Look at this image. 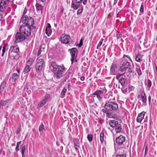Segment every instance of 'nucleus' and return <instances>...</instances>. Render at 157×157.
Wrapping results in <instances>:
<instances>
[{"instance_id": "nucleus-1", "label": "nucleus", "mask_w": 157, "mask_h": 157, "mask_svg": "<svg viewBox=\"0 0 157 157\" xmlns=\"http://www.w3.org/2000/svg\"><path fill=\"white\" fill-rule=\"evenodd\" d=\"M50 68L53 72L54 76L57 79H59L64 75L65 78L63 82H65L69 78V73L65 74V68L63 65H57L55 62L51 63Z\"/></svg>"}, {"instance_id": "nucleus-2", "label": "nucleus", "mask_w": 157, "mask_h": 157, "mask_svg": "<svg viewBox=\"0 0 157 157\" xmlns=\"http://www.w3.org/2000/svg\"><path fill=\"white\" fill-rule=\"evenodd\" d=\"M21 21L25 25L27 26L31 29H33L34 21L33 18L25 16L22 19Z\"/></svg>"}, {"instance_id": "nucleus-3", "label": "nucleus", "mask_w": 157, "mask_h": 157, "mask_svg": "<svg viewBox=\"0 0 157 157\" xmlns=\"http://www.w3.org/2000/svg\"><path fill=\"white\" fill-rule=\"evenodd\" d=\"M105 108L108 112L116 110L118 108V106L116 103L109 101L105 104Z\"/></svg>"}, {"instance_id": "nucleus-4", "label": "nucleus", "mask_w": 157, "mask_h": 157, "mask_svg": "<svg viewBox=\"0 0 157 157\" xmlns=\"http://www.w3.org/2000/svg\"><path fill=\"white\" fill-rule=\"evenodd\" d=\"M44 66V59L40 58V57H37L35 66L36 71L38 72L41 71Z\"/></svg>"}, {"instance_id": "nucleus-5", "label": "nucleus", "mask_w": 157, "mask_h": 157, "mask_svg": "<svg viewBox=\"0 0 157 157\" xmlns=\"http://www.w3.org/2000/svg\"><path fill=\"white\" fill-rule=\"evenodd\" d=\"M32 29L29 28L27 26L23 25L20 28L19 31L21 33L25 36L26 37L31 35V31Z\"/></svg>"}, {"instance_id": "nucleus-6", "label": "nucleus", "mask_w": 157, "mask_h": 157, "mask_svg": "<svg viewBox=\"0 0 157 157\" xmlns=\"http://www.w3.org/2000/svg\"><path fill=\"white\" fill-rule=\"evenodd\" d=\"M107 90L104 87L101 90H98L93 93L94 95L96 96L97 98L99 101H101L103 99V94H106Z\"/></svg>"}, {"instance_id": "nucleus-7", "label": "nucleus", "mask_w": 157, "mask_h": 157, "mask_svg": "<svg viewBox=\"0 0 157 157\" xmlns=\"http://www.w3.org/2000/svg\"><path fill=\"white\" fill-rule=\"evenodd\" d=\"M35 59L34 57H32L29 59V60L26 62L25 66L23 70V72L24 74H28L31 69L30 66L32 65Z\"/></svg>"}, {"instance_id": "nucleus-8", "label": "nucleus", "mask_w": 157, "mask_h": 157, "mask_svg": "<svg viewBox=\"0 0 157 157\" xmlns=\"http://www.w3.org/2000/svg\"><path fill=\"white\" fill-rule=\"evenodd\" d=\"M15 39L14 40L15 43H18L24 40L26 37L24 35H22L20 32H17L15 36Z\"/></svg>"}, {"instance_id": "nucleus-9", "label": "nucleus", "mask_w": 157, "mask_h": 157, "mask_svg": "<svg viewBox=\"0 0 157 157\" xmlns=\"http://www.w3.org/2000/svg\"><path fill=\"white\" fill-rule=\"evenodd\" d=\"M69 51H70V53L71 56V61L72 63L73 61L75 60L77 56L78 53V50L76 48H73L71 49H69Z\"/></svg>"}, {"instance_id": "nucleus-10", "label": "nucleus", "mask_w": 157, "mask_h": 157, "mask_svg": "<svg viewBox=\"0 0 157 157\" xmlns=\"http://www.w3.org/2000/svg\"><path fill=\"white\" fill-rule=\"evenodd\" d=\"M14 0H2L0 4V11L3 12L5 10V8L7 2H11Z\"/></svg>"}, {"instance_id": "nucleus-11", "label": "nucleus", "mask_w": 157, "mask_h": 157, "mask_svg": "<svg viewBox=\"0 0 157 157\" xmlns=\"http://www.w3.org/2000/svg\"><path fill=\"white\" fill-rule=\"evenodd\" d=\"M70 36L65 34H62L61 36V42L64 44H67L70 41Z\"/></svg>"}, {"instance_id": "nucleus-12", "label": "nucleus", "mask_w": 157, "mask_h": 157, "mask_svg": "<svg viewBox=\"0 0 157 157\" xmlns=\"http://www.w3.org/2000/svg\"><path fill=\"white\" fill-rule=\"evenodd\" d=\"M125 137L122 135L120 136L116 139V141L118 145H124V143L125 142Z\"/></svg>"}, {"instance_id": "nucleus-13", "label": "nucleus", "mask_w": 157, "mask_h": 157, "mask_svg": "<svg viewBox=\"0 0 157 157\" xmlns=\"http://www.w3.org/2000/svg\"><path fill=\"white\" fill-rule=\"evenodd\" d=\"M140 97L142 102L143 104L146 105L147 101V97L144 91H142L140 95H138V98H139Z\"/></svg>"}, {"instance_id": "nucleus-14", "label": "nucleus", "mask_w": 157, "mask_h": 157, "mask_svg": "<svg viewBox=\"0 0 157 157\" xmlns=\"http://www.w3.org/2000/svg\"><path fill=\"white\" fill-rule=\"evenodd\" d=\"M131 66L130 63L128 62H124L120 68V71L124 72L126 71V69L128 68Z\"/></svg>"}, {"instance_id": "nucleus-15", "label": "nucleus", "mask_w": 157, "mask_h": 157, "mask_svg": "<svg viewBox=\"0 0 157 157\" xmlns=\"http://www.w3.org/2000/svg\"><path fill=\"white\" fill-rule=\"evenodd\" d=\"M145 114V112L144 111L140 113L138 115L136 119V121L137 122L139 123L141 122L143 119L144 118Z\"/></svg>"}, {"instance_id": "nucleus-16", "label": "nucleus", "mask_w": 157, "mask_h": 157, "mask_svg": "<svg viewBox=\"0 0 157 157\" xmlns=\"http://www.w3.org/2000/svg\"><path fill=\"white\" fill-rule=\"evenodd\" d=\"M52 33V30L51 29V26L49 23H48L45 29V33L48 36L51 34Z\"/></svg>"}, {"instance_id": "nucleus-17", "label": "nucleus", "mask_w": 157, "mask_h": 157, "mask_svg": "<svg viewBox=\"0 0 157 157\" xmlns=\"http://www.w3.org/2000/svg\"><path fill=\"white\" fill-rule=\"evenodd\" d=\"M48 96L47 95L45 96L44 98L41 100L38 104V106L39 107H43L46 104L47 101V98Z\"/></svg>"}, {"instance_id": "nucleus-18", "label": "nucleus", "mask_w": 157, "mask_h": 157, "mask_svg": "<svg viewBox=\"0 0 157 157\" xmlns=\"http://www.w3.org/2000/svg\"><path fill=\"white\" fill-rule=\"evenodd\" d=\"M19 52V48L17 46H13L10 48L9 53L10 54L13 52L17 53Z\"/></svg>"}, {"instance_id": "nucleus-19", "label": "nucleus", "mask_w": 157, "mask_h": 157, "mask_svg": "<svg viewBox=\"0 0 157 157\" xmlns=\"http://www.w3.org/2000/svg\"><path fill=\"white\" fill-rule=\"evenodd\" d=\"M7 80H4L1 83L0 86V92L2 93L5 89L7 83Z\"/></svg>"}, {"instance_id": "nucleus-20", "label": "nucleus", "mask_w": 157, "mask_h": 157, "mask_svg": "<svg viewBox=\"0 0 157 157\" xmlns=\"http://www.w3.org/2000/svg\"><path fill=\"white\" fill-rule=\"evenodd\" d=\"M117 71V66L116 63H113L112 64L110 69V71L112 73H114Z\"/></svg>"}, {"instance_id": "nucleus-21", "label": "nucleus", "mask_w": 157, "mask_h": 157, "mask_svg": "<svg viewBox=\"0 0 157 157\" xmlns=\"http://www.w3.org/2000/svg\"><path fill=\"white\" fill-rule=\"evenodd\" d=\"M121 126V125L119 122L116 125L114 128H115V130L116 133H119L121 132L122 129Z\"/></svg>"}, {"instance_id": "nucleus-22", "label": "nucleus", "mask_w": 157, "mask_h": 157, "mask_svg": "<svg viewBox=\"0 0 157 157\" xmlns=\"http://www.w3.org/2000/svg\"><path fill=\"white\" fill-rule=\"evenodd\" d=\"M80 4H77L76 2L75 3V2H72L71 5V7L74 9L76 10L79 7H80V6H82V5H80Z\"/></svg>"}, {"instance_id": "nucleus-23", "label": "nucleus", "mask_w": 157, "mask_h": 157, "mask_svg": "<svg viewBox=\"0 0 157 157\" xmlns=\"http://www.w3.org/2000/svg\"><path fill=\"white\" fill-rule=\"evenodd\" d=\"M118 122L114 120H112L110 121H109V126L112 128H114L116 125L117 124Z\"/></svg>"}, {"instance_id": "nucleus-24", "label": "nucleus", "mask_w": 157, "mask_h": 157, "mask_svg": "<svg viewBox=\"0 0 157 157\" xmlns=\"http://www.w3.org/2000/svg\"><path fill=\"white\" fill-rule=\"evenodd\" d=\"M19 77V75L18 74L15 73H13L12 76V79L13 81L15 83L17 82Z\"/></svg>"}, {"instance_id": "nucleus-25", "label": "nucleus", "mask_w": 157, "mask_h": 157, "mask_svg": "<svg viewBox=\"0 0 157 157\" xmlns=\"http://www.w3.org/2000/svg\"><path fill=\"white\" fill-rule=\"evenodd\" d=\"M8 44H5L4 45L2 50V56H3L4 53L6 51L8 50Z\"/></svg>"}, {"instance_id": "nucleus-26", "label": "nucleus", "mask_w": 157, "mask_h": 157, "mask_svg": "<svg viewBox=\"0 0 157 157\" xmlns=\"http://www.w3.org/2000/svg\"><path fill=\"white\" fill-rule=\"evenodd\" d=\"M142 56L140 54H137L135 57V60L138 62H140L142 60Z\"/></svg>"}, {"instance_id": "nucleus-27", "label": "nucleus", "mask_w": 157, "mask_h": 157, "mask_svg": "<svg viewBox=\"0 0 157 157\" xmlns=\"http://www.w3.org/2000/svg\"><path fill=\"white\" fill-rule=\"evenodd\" d=\"M38 3L39 2H36V7L37 11H40L42 10L43 6Z\"/></svg>"}, {"instance_id": "nucleus-28", "label": "nucleus", "mask_w": 157, "mask_h": 157, "mask_svg": "<svg viewBox=\"0 0 157 157\" xmlns=\"http://www.w3.org/2000/svg\"><path fill=\"white\" fill-rule=\"evenodd\" d=\"M87 0H75L77 4H81L82 2L84 5H85Z\"/></svg>"}, {"instance_id": "nucleus-29", "label": "nucleus", "mask_w": 157, "mask_h": 157, "mask_svg": "<svg viewBox=\"0 0 157 157\" xmlns=\"http://www.w3.org/2000/svg\"><path fill=\"white\" fill-rule=\"evenodd\" d=\"M104 132H101L100 135V140L101 143L103 144L104 141Z\"/></svg>"}, {"instance_id": "nucleus-30", "label": "nucleus", "mask_w": 157, "mask_h": 157, "mask_svg": "<svg viewBox=\"0 0 157 157\" xmlns=\"http://www.w3.org/2000/svg\"><path fill=\"white\" fill-rule=\"evenodd\" d=\"M21 153L22 157H24V154L25 150V145H23L21 147Z\"/></svg>"}, {"instance_id": "nucleus-31", "label": "nucleus", "mask_w": 157, "mask_h": 157, "mask_svg": "<svg viewBox=\"0 0 157 157\" xmlns=\"http://www.w3.org/2000/svg\"><path fill=\"white\" fill-rule=\"evenodd\" d=\"M124 148H125L124 146L122 147L118 148L117 150V151L119 153H123L124 151Z\"/></svg>"}, {"instance_id": "nucleus-32", "label": "nucleus", "mask_w": 157, "mask_h": 157, "mask_svg": "<svg viewBox=\"0 0 157 157\" xmlns=\"http://www.w3.org/2000/svg\"><path fill=\"white\" fill-rule=\"evenodd\" d=\"M80 8L77 10V15H79L83 11V6L82 5L79 7Z\"/></svg>"}, {"instance_id": "nucleus-33", "label": "nucleus", "mask_w": 157, "mask_h": 157, "mask_svg": "<svg viewBox=\"0 0 157 157\" xmlns=\"http://www.w3.org/2000/svg\"><path fill=\"white\" fill-rule=\"evenodd\" d=\"M125 79L124 78L122 77L119 80V82L122 86H124L125 84Z\"/></svg>"}, {"instance_id": "nucleus-34", "label": "nucleus", "mask_w": 157, "mask_h": 157, "mask_svg": "<svg viewBox=\"0 0 157 157\" xmlns=\"http://www.w3.org/2000/svg\"><path fill=\"white\" fill-rule=\"evenodd\" d=\"M87 138L89 142H90L92 141L93 136L91 134H89L87 135Z\"/></svg>"}, {"instance_id": "nucleus-35", "label": "nucleus", "mask_w": 157, "mask_h": 157, "mask_svg": "<svg viewBox=\"0 0 157 157\" xmlns=\"http://www.w3.org/2000/svg\"><path fill=\"white\" fill-rule=\"evenodd\" d=\"M136 70L137 74L139 76L142 74V72L140 67H137L136 68Z\"/></svg>"}, {"instance_id": "nucleus-36", "label": "nucleus", "mask_w": 157, "mask_h": 157, "mask_svg": "<svg viewBox=\"0 0 157 157\" xmlns=\"http://www.w3.org/2000/svg\"><path fill=\"white\" fill-rule=\"evenodd\" d=\"M21 143V141H20L17 143L16 147L15 149V151L16 152H17V151L19 150V147Z\"/></svg>"}, {"instance_id": "nucleus-37", "label": "nucleus", "mask_w": 157, "mask_h": 157, "mask_svg": "<svg viewBox=\"0 0 157 157\" xmlns=\"http://www.w3.org/2000/svg\"><path fill=\"white\" fill-rule=\"evenodd\" d=\"M44 48H43L42 50H44ZM43 50H41V46H40V47L39 50H38V52L37 53V56L38 57H40H40L41 56H39L41 54V53L43 52Z\"/></svg>"}, {"instance_id": "nucleus-38", "label": "nucleus", "mask_w": 157, "mask_h": 157, "mask_svg": "<svg viewBox=\"0 0 157 157\" xmlns=\"http://www.w3.org/2000/svg\"><path fill=\"white\" fill-rule=\"evenodd\" d=\"M66 89L65 87L63 88L61 94V95L62 96V97H61L63 98L64 97L65 93L66 92Z\"/></svg>"}, {"instance_id": "nucleus-39", "label": "nucleus", "mask_w": 157, "mask_h": 157, "mask_svg": "<svg viewBox=\"0 0 157 157\" xmlns=\"http://www.w3.org/2000/svg\"><path fill=\"white\" fill-rule=\"evenodd\" d=\"M44 129V126L42 123L40 125L39 128V130L40 132H41Z\"/></svg>"}, {"instance_id": "nucleus-40", "label": "nucleus", "mask_w": 157, "mask_h": 157, "mask_svg": "<svg viewBox=\"0 0 157 157\" xmlns=\"http://www.w3.org/2000/svg\"><path fill=\"white\" fill-rule=\"evenodd\" d=\"M151 86V81L149 79L147 80V87L148 88V90H149Z\"/></svg>"}, {"instance_id": "nucleus-41", "label": "nucleus", "mask_w": 157, "mask_h": 157, "mask_svg": "<svg viewBox=\"0 0 157 157\" xmlns=\"http://www.w3.org/2000/svg\"><path fill=\"white\" fill-rule=\"evenodd\" d=\"M122 36V35L121 33L118 31L117 32L116 34V36L117 39H119Z\"/></svg>"}, {"instance_id": "nucleus-42", "label": "nucleus", "mask_w": 157, "mask_h": 157, "mask_svg": "<svg viewBox=\"0 0 157 157\" xmlns=\"http://www.w3.org/2000/svg\"><path fill=\"white\" fill-rule=\"evenodd\" d=\"M116 157H126V154H118L116 155Z\"/></svg>"}, {"instance_id": "nucleus-43", "label": "nucleus", "mask_w": 157, "mask_h": 157, "mask_svg": "<svg viewBox=\"0 0 157 157\" xmlns=\"http://www.w3.org/2000/svg\"><path fill=\"white\" fill-rule=\"evenodd\" d=\"M140 10V12L142 13H143L144 12V6L142 4H141Z\"/></svg>"}, {"instance_id": "nucleus-44", "label": "nucleus", "mask_w": 157, "mask_h": 157, "mask_svg": "<svg viewBox=\"0 0 157 157\" xmlns=\"http://www.w3.org/2000/svg\"><path fill=\"white\" fill-rule=\"evenodd\" d=\"M73 142L74 145H75V144L77 145L79 144L78 140H77L76 139H74L73 140Z\"/></svg>"}, {"instance_id": "nucleus-45", "label": "nucleus", "mask_w": 157, "mask_h": 157, "mask_svg": "<svg viewBox=\"0 0 157 157\" xmlns=\"http://www.w3.org/2000/svg\"><path fill=\"white\" fill-rule=\"evenodd\" d=\"M76 151L78 150V148L79 147V144L74 145Z\"/></svg>"}, {"instance_id": "nucleus-46", "label": "nucleus", "mask_w": 157, "mask_h": 157, "mask_svg": "<svg viewBox=\"0 0 157 157\" xmlns=\"http://www.w3.org/2000/svg\"><path fill=\"white\" fill-rule=\"evenodd\" d=\"M102 42H99L98 44V45L97 46V49H99L100 48V47H101V45L102 44Z\"/></svg>"}, {"instance_id": "nucleus-47", "label": "nucleus", "mask_w": 157, "mask_h": 157, "mask_svg": "<svg viewBox=\"0 0 157 157\" xmlns=\"http://www.w3.org/2000/svg\"><path fill=\"white\" fill-rule=\"evenodd\" d=\"M122 91L123 93L125 94L127 92V89H122Z\"/></svg>"}, {"instance_id": "nucleus-48", "label": "nucleus", "mask_w": 157, "mask_h": 157, "mask_svg": "<svg viewBox=\"0 0 157 157\" xmlns=\"http://www.w3.org/2000/svg\"><path fill=\"white\" fill-rule=\"evenodd\" d=\"M123 75L122 74H118V75H117L116 77V78L118 80L119 79V78H120V76H121V75Z\"/></svg>"}, {"instance_id": "nucleus-49", "label": "nucleus", "mask_w": 157, "mask_h": 157, "mask_svg": "<svg viewBox=\"0 0 157 157\" xmlns=\"http://www.w3.org/2000/svg\"><path fill=\"white\" fill-rule=\"evenodd\" d=\"M134 87L133 86H130L129 87V91H130L133 90H134Z\"/></svg>"}, {"instance_id": "nucleus-50", "label": "nucleus", "mask_w": 157, "mask_h": 157, "mask_svg": "<svg viewBox=\"0 0 157 157\" xmlns=\"http://www.w3.org/2000/svg\"><path fill=\"white\" fill-rule=\"evenodd\" d=\"M3 14H2V13H0V22L2 19L3 18Z\"/></svg>"}, {"instance_id": "nucleus-51", "label": "nucleus", "mask_w": 157, "mask_h": 157, "mask_svg": "<svg viewBox=\"0 0 157 157\" xmlns=\"http://www.w3.org/2000/svg\"><path fill=\"white\" fill-rule=\"evenodd\" d=\"M123 57L125 59V58L126 57L127 58H128V59L130 61H131V59L130 57L129 56H128L124 55L123 56Z\"/></svg>"}, {"instance_id": "nucleus-52", "label": "nucleus", "mask_w": 157, "mask_h": 157, "mask_svg": "<svg viewBox=\"0 0 157 157\" xmlns=\"http://www.w3.org/2000/svg\"><path fill=\"white\" fill-rule=\"evenodd\" d=\"M36 2H44L46 1V0H36Z\"/></svg>"}, {"instance_id": "nucleus-53", "label": "nucleus", "mask_w": 157, "mask_h": 157, "mask_svg": "<svg viewBox=\"0 0 157 157\" xmlns=\"http://www.w3.org/2000/svg\"><path fill=\"white\" fill-rule=\"evenodd\" d=\"M16 70L18 74H19L20 73V69L19 68L17 67Z\"/></svg>"}, {"instance_id": "nucleus-54", "label": "nucleus", "mask_w": 157, "mask_h": 157, "mask_svg": "<svg viewBox=\"0 0 157 157\" xmlns=\"http://www.w3.org/2000/svg\"><path fill=\"white\" fill-rule=\"evenodd\" d=\"M64 9L63 7H62L61 8V10H60V13L61 14H62L63 13V11L64 10Z\"/></svg>"}, {"instance_id": "nucleus-55", "label": "nucleus", "mask_w": 157, "mask_h": 157, "mask_svg": "<svg viewBox=\"0 0 157 157\" xmlns=\"http://www.w3.org/2000/svg\"><path fill=\"white\" fill-rule=\"evenodd\" d=\"M147 145L146 146V147H145V155H146V152H147Z\"/></svg>"}, {"instance_id": "nucleus-56", "label": "nucleus", "mask_w": 157, "mask_h": 157, "mask_svg": "<svg viewBox=\"0 0 157 157\" xmlns=\"http://www.w3.org/2000/svg\"><path fill=\"white\" fill-rule=\"evenodd\" d=\"M80 80L82 81H84L85 80V77H83V76L81 77Z\"/></svg>"}, {"instance_id": "nucleus-57", "label": "nucleus", "mask_w": 157, "mask_h": 157, "mask_svg": "<svg viewBox=\"0 0 157 157\" xmlns=\"http://www.w3.org/2000/svg\"><path fill=\"white\" fill-rule=\"evenodd\" d=\"M20 132V130L19 128H18L17 130V134H18Z\"/></svg>"}, {"instance_id": "nucleus-58", "label": "nucleus", "mask_w": 157, "mask_h": 157, "mask_svg": "<svg viewBox=\"0 0 157 157\" xmlns=\"http://www.w3.org/2000/svg\"><path fill=\"white\" fill-rule=\"evenodd\" d=\"M149 102H150L151 100V96H149L148 98Z\"/></svg>"}, {"instance_id": "nucleus-59", "label": "nucleus", "mask_w": 157, "mask_h": 157, "mask_svg": "<svg viewBox=\"0 0 157 157\" xmlns=\"http://www.w3.org/2000/svg\"><path fill=\"white\" fill-rule=\"evenodd\" d=\"M27 11V9H25L24 10V11L23 12V14H25L26 13V11Z\"/></svg>"}, {"instance_id": "nucleus-60", "label": "nucleus", "mask_w": 157, "mask_h": 157, "mask_svg": "<svg viewBox=\"0 0 157 157\" xmlns=\"http://www.w3.org/2000/svg\"><path fill=\"white\" fill-rule=\"evenodd\" d=\"M103 40L104 39L103 38H101V40L100 41V42H102V43Z\"/></svg>"}, {"instance_id": "nucleus-61", "label": "nucleus", "mask_w": 157, "mask_h": 157, "mask_svg": "<svg viewBox=\"0 0 157 157\" xmlns=\"http://www.w3.org/2000/svg\"><path fill=\"white\" fill-rule=\"evenodd\" d=\"M155 6H156L155 10L157 11V3L156 4Z\"/></svg>"}, {"instance_id": "nucleus-62", "label": "nucleus", "mask_w": 157, "mask_h": 157, "mask_svg": "<svg viewBox=\"0 0 157 157\" xmlns=\"http://www.w3.org/2000/svg\"><path fill=\"white\" fill-rule=\"evenodd\" d=\"M156 75L157 76V67L156 66Z\"/></svg>"}, {"instance_id": "nucleus-63", "label": "nucleus", "mask_w": 157, "mask_h": 157, "mask_svg": "<svg viewBox=\"0 0 157 157\" xmlns=\"http://www.w3.org/2000/svg\"><path fill=\"white\" fill-rule=\"evenodd\" d=\"M15 144H12V145H11V146H15Z\"/></svg>"}, {"instance_id": "nucleus-64", "label": "nucleus", "mask_w": 157, "mask_h": 157, "mask_svg": "<svg viewBox=\"0 0 157 157\" xmlns=\"http://www.w3.org/2000/svg\"><path fill=\"white\" fill-rule=\"evenodd\" d=\"M82 40H81L80 41V44H81V46L82 45V44H81V41Z\"/></svg>"}]
</instances>
